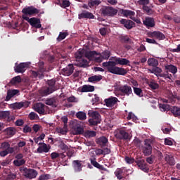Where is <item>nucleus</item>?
<instances>
[{
	"label": "nucleus",
	"mask_w": 180,
	"mask_h": 180,
	"mask_svg": "<svg viewBox=\"0 0 180 180\" xmlns=\"http://www.w3.org/2000/svg\"><path fill=\"white\" fill-rule=\"evenodd\" d=\"M102 65L103 67H106L108 72L111 74H115L116 75H126L127 74V70L124 68L116 66L115 61L103 62Z\"/></svg>",
	"instance_id": "f257e3e1"
},
{
	"label": "nucleus",
	"mask_w": 180,
	"mask_h": 180,
	"mask_svg": "<svg viewBox=\"0 0 180 180\" xmlns=\"http://www.w3.org/2000/svg\"><path fill=\"white\" fill-rule=\"evenodd\" d=\"M88 115L91 117L89 119L90 126H96L101 123V114L97 111L89 110Z\"/></svg>",
	"instance_id": "f03ea898"
},
{
	"label": "nucleus",
	"mask_w": 180,
	"mask_h": 180,
	"mask_svg": "<svg viewBox=\"0 0 180 180\" xmlns=\"http://www.w3.org/2000/svg\"><path fill=\"white\" fill-rule=\"evenodd\" d=\"M153 142L150 139H145L144 144L141 146V151L145 157L153 154Z\"/></svg>",
	"instance_id": "7ed1b4c3"
},
{
	"label": "nucleus",
	"mask_w": 180,
	"mask_h": 180,
	"mask_svg": "<svg viewBox=\"0 0 180 180\" xmlns=\"http://www.w3.org/2000/svg\"><path fill=\"white\" fill-rule=\"evenodd\" d=\"M56 79H51L47 81L49 87L41 91L42 96H47V95H50V94H53L56 91Z\"/></svg>",
	"instance_id": "20e7f679"
},
{
	"label": "nucleus",
	"mask_w": 180,
	"mask_h": 180,
	"mask_svg": "<svg viewBox=\"0 0 180 180\" xmlns=\"http://www.w3.org/2000/svg\"><path fill=\"white\" fill-rule=\"evenodd\" d=\"M84 56L89 61H95L96 63H102V60L99 58V53L96 51H87Z\"/></svg>",
	"instance_id": "39448f33"
},
{
	"label": "nucleus",
	"mask_w": 180,
	"mask_h": 180,
	"mask_svg": "<svg viewBox=\"0 0 180 180\" xmlns=\"http://www.w3.org/2000/svg\"><path fill=\"white\" fill-rule=\"evenodd\" d=\"M22 18L24 20H27L32 27H35L36 29H40L41 27V24L39 18L34 17L29 18V17L25 15H23Z\"/></svg>",
	"instance_id": "423d86ee"
},
{
	"label": "nucleus",
	"mask_w": 180,
	"mask_h": 180,
	"mask_svg": "<svg viewBox=\"0 0 180 180\" xmlns=\"http://www.w3.org/2000/svg\"><path fill=\"white\" fill-rule=\"evenodd\" d=\"M22 13L25 15V16H36V15L40 13V10L36 8L33 6H31L22 8Z\"/></svg>",
	"instance_id": "0eeeda50"
},
{
	"label": "nucleus",
	"mask_w": 180,
	"mask_h": 180,
	"mask_svg": "<svg viewBox=\"0 0 180 180\" xmlns=\"http://www.w3.org/2000/svg\"><path fill=\"white\" fill-rule=\"evenodd\" d=\"M118 91L121 92L122 96H130L133 94L131 86H129V84L119 86Z\"/></svg>",
	"instance_id": "6e6552de"
},
{
	"label": "nucleus",
	"mask_w": 180,
	"mask_h": 180,
	"mask_svg": "<svg viewBox=\"0 0 180 180\" xmlns=\"http://www.w3.org/2000/svg\"><path fill=\"white\" fill-rule=\"evenodd\" d=\"M103 16H115L117 14V10L110 6H105L101 9Z\"/></svg>",
	"instance_id": "1a4fd4ad"
},
{
	"label": "nucleus",
	"mask_w": 180,
	"mask_h": 180,
	"mask_svg": "<svg viewBox=\"0 0 180 180\" xmlns=\"http://www.w3.org/2000/svg\"><path fill=\"white\" fill-rule=\"evenodd\" d=\"M30 105V102L27 101H22L21 102H15L11 104V109H14V110H18L19 109H22V108H29Z\"/></svg>",
	"instance_id": "9d476101"
},
{
	"label": "nucleus",
	"mask_w": 180,
	"mask_h": 180,
	"mask_svg": "<svg viewBox=\"0 0 180 180\" xmlns=\"http://www.w3.org/2000/svg\"><path fill=\"white\" fill-rule=\"evenodd\" d=\"M23 174L25 178H27L28 179H33L37 176L39 173H37V171L34 169H27L25 167L23 169Z\"/></svg>",
	"instance_id": "9b49d317"
},
{
	"label": "nucleus",
	"mask_w": 180,
	"mask_h": 180,
	"mask_svg": "<svg viewBox=\"0 0 180 180\" xmlns=\"http://www.w3.org/2000/svg\"><path fill=\"white\" fill-rule=\"evenodd\" d=\"M38 65L39 68V72L33 71L32 75L36 78H37V77H38V78H44V75H43V72H46V68L44 67V62L39 61L38 63Z\"/></svg>",
	"instance_id": "f8f14e48"
},
{
	"label": "nucleus",
	"mask_w": 180,
	"mask_h": 180,
	"mask_svg": "<svg viewBox=\"0 0 180 180\" xmlns=\"http://www.w3.org/2000/svg\"><path fill=\"white\" fill-rule=\"evenodd\" d=\"M135 162L138 166L139 169L143 172H148V171H150V168H148V165L146 162V160H144V159H139Z\"/></svg>",
	"instance_id": "ddd939ff"
},
{
	"label": "nucleus",
	"mask_w": 180,
	"mask_h": 180,
	"mask_svg": "<svg viewBox=\"0 0 180 180\" xmlns=\"http://www.w3.org/2000/svg\"><path fill=\"white\" fill-rule=\"evenodd\" d=\"M74 70H75V68H74V65L70 63L65 68H63L61 70V72L62 75L65 77H70L74 73Z\"/></svg>",
	"instance_id": "4468645a"
},
{
	"label": "nucleus",
	"mask_w": 180,
	"mask_h": 180,
	"mask_svg": "<svg viewBox=\"0 0 180 180\" xmlns=\"http://www.w3.org/2000/svg\"><path fill=\"white\" fill-rule=\"evenodd\" d=\"M115 137L118 140H130V134L125 131L124 129H120L115 134Z\"/></svg>",
	"instance_id": "2eb2a0df"
},
{
	"label": "nucleus",
	"mask_w": 180,
	"mask_h": 180,
	"mask_svg": "<svg viewBox=\"0 0 180 180\" xmlns=\"http://www.w3.org/2000/svg\"><path fill=\"white\" fill-rule=\"evenodd\" d=\"M29 67V63H20V64L15 65L14 68L15 72L18 74H23L27 68Z\"/></svg>",
	"instance_id": "dca6fc26"
},
{
	"label": "nucleus",
	"mask_w": 180,
	"mask_h": 180,
	"mask_svg": "<svg viewBox=\"0 0 180 180\" xmlns=\"http://www.w3.org/2000/svg\"><path fill=\"white\" fill-rule=\"evenodd\" d=\"M127 172V169L124 167L117 168L114 172L115 176L119 180H124L125 174Z\"/></svg>",
	"instance_id": "f3484780"
},
{
	"label": "nucleus",
	"mask_w": 180,
	"mask_h": 180,
	"mask_svg": "<svg viewBox=\"0 0 180 180\" xmlns=\"http://www.w3.org/2000/svg\"><path fill=\"white\" fill-rule=\"evenodd\" d=\"M120 22L121 23V25H123L125 29H127L128 30H130V29H133V27L136 26V23H134V22H133L131 20L122 18L120 20Z\"/></svg>",
	"instance_id": "a211bd4d"
},
{
	"label": "nucleus",
	"mask_w": 180,
	"mask_h": 180,
	"mask_svg": "<svg viewBox=\"0 0 180 180\" xmlns=\"http://www.w3.org/2000/svg\"><path fill=\"white\" fill-rule=\"evenodd\" d=\"M148 37H155V39H158V40H165V34L160 31H155L149 32Z\"/></svg>",
	"instance_id": "6ab92c4d"
},
{
	"label": "nucleus",
	"mask_w": 180,
	"mask_h": 180,
	"mask_svg": "<svg viewBox=\"0 0 180 180\" xmlns=\"http://www.w3.org/2000/svg\"><path fill=\"white\" fill-rule=\"evenodd\" d=\"M78 19H95V15L89 11H83L78 15Z\"/></svg>",
	"instance_id": "aec40b11"
},
{
	"label": "nucleus",
	"mask_w": 180,
	"mask_h": 180,
	"mask_svg": "<svg viewBox=\"0 0 180 180\" xmlns=\"http://www.w3.org/2000/svg\"><path fill=\"white\" fill-rule=\"evenodd\" d=\"M114 63H116V65L120 64V65H129L130 67V60L123 58H113Z\"/></svg>",
	"instance_id": "412c9836"
},
{
	"label": "nucleus",
	"mask_w": 180,
	"mask_h": 180,
	"mask_svg": "<svg viewBox=\"0 0 180 180\" xmlns=\"http://www.w3.org/2000/svg\"><path fill=\"white\" fill-rule=\"evenodd\" d=\"M39 147L37 149V153L38 154H43V153H49L50 151V148L47 146V144L44 143H39Z\"/></svg>",
	"instance_id": "4be33fe9"
},
{
	"label": "nucleus",
	"mask_w": 180,
	"mask_h": 180,
	"mask_svg": "<svg viewBox=\"0 0 180 180\" xmlns=\"http://www.w3.org/2000/svg\"><path fill=\"white\" fill-rule=\"evenodd\" d=\"M117 98L110 97L109 98H105L104 102L108 108H112V106H115L116 103H117Z\"/></svg>",
	"instance_id": "5701e85b"
},
{
	"label": "nucleus",
	"mask_w": 180,
	"mask_h": 180,
	"mask_svg": "<svg viewBox=\"0 0 180 180\" xmlns=\"http://www.w3.org/2000/svg\"><path fill=\"white\" fill-rule=\"evenodd\" d=\"M143 25L146 26V27H154V26H155V20L153 18L146 17L143 20Z\"/></svg>",
	"instance_id": "b1692460"
},
{
	"label": "nucleus",
	"mask_w": 180,
	"mask_h": 180,
	"mask_svg": "<svg viewBox=\"0 0 180 180\" xmlns=\"http://www.w3.org/2000/svg\"><path fill=\"white\" fill-rule=\"evenodd\" d=\"M90 162L91 165H93V167H95V168H97L98 169H101V171H106V168H105L103 165L96 162V158L95 157L90 158Z\"/></svg>",
	"instance_id": "393cba45"
},
{
	"label": "nucleus",
	"mask_w": 180,
	"mask_h": 180,
	"mask_svg": "<svg viewBox=\"0 0 180 180\" xmlns=\"http://www.w3.org/2000/svg\"><path fill=\"white\" fill-rule=\"evenodd\" d=\"M19 92V90L18 89H9L7 91V96L5 98L6 102H8V101H11L15 95H18V93Z\"/></svg>",
	"instance_id": "a878e982"
},
{
	"label": "nucleus",
	"mask_w": 180,
	"mask_h": 180,
	"mask_svg": "<svg viewBox=\"0 0 180 180\" xmlns=\"http://www.w3.org/2000/svg\"><path fill=\"white\" fill-rule=\"evenodd\" d=\"M73 130L75 131V134H83L85 133L84 130V127L81 126L79 124H73Z\"/></svg>",
	"instance_id": "bb28decb"
},
{
	"label": "nucleus",
	"mask_w": 180,
	"mask_h": 180,
	"mask_svg": "<svg viewBox=\"0 0 180 180\" xmlns=\"http://www.w3.org/2000/svg\"><path fill=\"white\" fill-rule=\"evenodd\" d=\"M120 13L121 15H123L125 18L129 17V19H133V16L136 15V13H134V11L124 9L120 10Z\"/></svg>",
	"instance_id": "cd10ccee"
},
{
	"label": "nucleus",
	"mask_w": 180,
	"mask_h": 180,
	"mask_svg": "<svg viewBox=\"0 0 180 180\" xmlns=\"http://www.w3.org/2000/svg\"><path fill=\"white\" fill-rule=\"evenodd\" d=\"M165 161L167 162V164H169V165H175V158L172 155L166 154L165 155Z\"/></svg>",
	"instance_id": "c85d7f7f"
},
{
	"label": "nucleus",
	"mask_w": 180,
	"mask_h": 180,
	"mask_svg": "<svg viewBox=\"0 0 180 180\" xmlns=\"http://www.w3.org/2000/svg\"><path fill=\"white\" fill-rule=\"evenodd\" d=\"M75 172H81L82 171V163L79 160H74L72 162Z\"/></svg>",
	"instance_id": "c756f323"
},
{
	"label": "nucleus",
	"mask_w": 180,
	"mask_h": 180,
	"mask_svg": "<svg viewBox=\"0 0 180 180\" xmlns=\"http://www.w3.org/2000/svg\"><path fill=\"white\" fill-rule=\"evenodd\" d=\"M98 57L100 60H101V63H102L103 60L109 59V57H110V51L108 50L104 51L102 53H98Z\"/></svg>",
	"instance_id": "7c9ffc66"
},
{
	"label": "nucleus",
	"mask_w": 180,
	"mask_h": 180,
	"mask_svg": "<svg viewBox=\"0 0 180 180\" xmlns=\"http://www.w3.org/2000/svg\"><path fill=\"white\" fill-rule=\"evenodd\" d=\"M20 82H22V77L18 75L13 77L8 84L11 86V85H18V84H20Z\"/></svg>",
	"instance_id": "2f4dec72"
},
{
	"label": "nucleus",
	"mask_w": 180,
	"mask_h": 180,
	"mask_svg": "<svg viewBox=\"0 0 180 180\" xmlns=\"http://www.w3.org/2000/svg\"><path fill=\"white\" fill-rule=\"evenodd\" d=\"M108 140L106 136H101L98 138L96 141V144H98L99 146H106Z\"/></svg>",
	"instance_id": "473e14b6"
},
{
	"label": "nucleus",
	"mask_w": 180,
	"mask_h": 180,
	"mask_svg": "<svg viewBox=\"0 0 180 180\" xmlns=\"http://www.w3.org/2000/svg\"><path fill=\"white\" fill-rule=\"evenodd\" d=\"M36 112L39 115H44V104L43 103H37L35 108Z\"/></svg>",
	"instance_id": "72a5a7b5"
},
{
	"label": "nucleus",
	"mask_w": 180,
	"mask_h": 180,
	"mask_svg": "<svg viewBox=\"0 0 180 180\" xmlns=\"http://www.w3.org/2000/svg\"><path fill=\"white\" fill-rule=\"evenodd\" d=\"M95 86L91 85H84L81 89V92H94Z\"/></svg>",
	"instance_id": "f704fd0d"
},
{
	"label": "nucleus",
	"mask_w": 180,
	"mask_h": 180,
	"mask_svg": "<svg viewBox=\"0 0 180 180\" xmlns=\"http://www.w3.org/2000/svg\"><path fill=\"white\" fill-rule=\"evenodd\" d=\"M165 69L172 72V74L175 75L176 72H178V68L174 65H167L165 66Z\"/></svg>",
	"instance_id": "c9c22d12"
},
{
	"label": "nucleus",
	"mask_w": 180,
	"mask_h": 180,
	"mask_svg": "<svg viewBox=\"0 0 180 180\" xmlns=\"http://www.w3.org/2000/svg\"><path fill=\"white\" fill-rule=\"evenodd\" d=\"M84 136L86 139H91L96 136V131L87 130L84 133Z\"/></svg>",
	"instance_id": "e433bc0d"
},
{
	"label": "nucleus",
	"mask_w": 180,
	"mask_h": 180,
	"mask_svg": "<svg viewBox=\"0 0 180 180\" xmlns=\"http://www.w3.org/2000/svg\"><path fill=\"white\" fill-rule=\"evenodd\" d=\"M76 117L79 119V120H86V113L79 111L76 113Z\"/></svg>",
	"instance_id": "4c0bfd02"
},
{
	"label": "nucleus",
	"mask_w": 180,
	"mask_h": 180,
	"mask_svg": "<svg viewBox=\"0 0 180 180\" xmlns=\"http://www.w3.org/2000/svg\"><path fill=\"white\" fill-rule=\"evenodd\" d=\"M148 65L150 67H158V60L154 58H150L148 60Z\"/></svg>",
	"instance_id": "58836bf2"
},
{
	"label": "nucleus",
	"mask_w": 180,
	"mask_h": 180,
	"mask_svg": "<svg viewBox=\"0 0 180 180\" xmlns=\"http://www.w3.org/2000/svg\"><path fill=\"white\" fill-rule=\"evenodd\" d=\"M101 79L102 75H94L89 77V82H99Z\"/></svg>",
	"instance_id": "ea45409f"
},
{
	"label": "nucleus",
	"mask_w": 180,
	"mask_h": 180,
	"mask_svg": "<svg viewBox=\"0 0 180 180\" xmlns=\"http://www.w3.org/2000/svg\"><path fill=\"white\" fill-rule=\"evenodd\" d=\"M142 9L146 15H153L154 10L151 9L148 6H144L142 7Z\"/></svg>",
	"instance_id": "a19ab883"
},
{
	"label": "nucleus",
	"mask_w": 180,
	"mask_h": 180,
	"mask_svg": "<svg viewBox=\"0 0 180 180\" xmlns=\"http://www.w3.org/2000/svg\"><path fill=\"white\" fill-rule=\"evenodd\" d=\"M80 62L77 63V67H80L81 68H86L88 67V60L86 59H79Z\"/></svg>",
	"instance_id": "79ce46f5"
},
{
	"label": "nucleus",
	"mask_w": 180,
	"mask_h": 180,
	"mask_svg": "<svg viewBox=\"0 0 180 180\" xmlns=\"http://www.w3.org/2000/svg\"><path fill=\"white\" fill-rule=\"evenodd\" d=\"M88 5L90 8L98 6V5H101V0H89Z\"/></svg>",
	"instance_id": "37998d69"
},
{
	"label": "nucleus",
	"mask_w": 180,
	"mask_h": 180,
	"mask_svg": "<svg viewBox=\"0 0 180 180\" xmlns=\"http://www.w3.org/2000/svg\"><path fill=\"white\" fill-rule=\"evenodd\" d=\"M159 108L162 112H165L167 110H170L171 105L168 104H159Z\"/></svg>",
	"instance_id": "c03bdc74"
},
{
	"label": "nucleus",
	"mask_w": 180,
	"mask_h": 180,
	"mask_svg": "<svg viewBox=\"0 0 180 180\" xmlns=\"http://www.w3.org/2000/svg\"><path fill=\"white\" fill-rule=\"evenodd\" d=\"M13 164L15 167H22V165H25V164H26V160H25V159H21L20 160H15L13 161Z\"/></svg>",
	"instance_id": "a18cd8bd"
},
{
	"label": "nucleus",
	"mask_w": 180,
	"mask_h": 180,
	"mask_svg": "<svg viewBox=\"0 0 180 180\" xmlns=\"http://www.w3.org/2000/svg\"><path fill=\"white\" fill-rule=\"evenodd\" d=\"M171 112L175 117L180 116V108L178 107H173Z\"/></svg>",
	"instance_id": "49530a36"
},
{
	"label": "nucleus",
	"mask_w": 180,
	"mask_h": 180,
	"mask_svg": "<svg viewBox=\"0 0 180 180\" xmlns=\"http://www.w3.org/2000/svg\"><path fill=\"white\" fill-rule=\"evenodd\" d=\"M68 36V32H60L58 37H57V41H61L62 40H64Z\"/></svg>",
	"instance_id": "de8ad7c7"
},
{
	"label": "nucleus",
	"mask_w": 180,
	"mask_h": 180,
	"mask_svg": "<svg viewBox=\"0 0 180 180\" xmlns=\"http://www.w3.org/2000/svg\"><path fill=\"white\" fill-rule=\"evenodd\" d=\"M11 116V112L9 111H0V117L1 119H7Z\"/></svg>",
	"instance_id": "09e8293b"
},
{
	"label": "nucleus",
	"mask_w": 180,
	"mask_h": 180,
	"mask_svg": "<svg viewBox=\"0 0 180 180\" xmlns=\"http://www.w3.org/2000/svg\"><path fill=\"white\" fill-rule=\"evenodd\" d=\"M5 131L8 136H15V134H16V130L13 127H8Z\"/></svg>",
	"instance_id": "8fccbe9b"
},
{
	"label": "nucleus",
	"mask_w": 180,
	"mask_h": 180,
	"mask_svg": "<svg viewBox=\"0 0 180 180\" xmlns=\"http://www.w3.org/2000/svg\"><path fill=\"white\" fill-rule=\"evenodd\" d=\"M146 162H148V164H150V165L154 164V161H155V155H150L149 157H147L146 158Z\"/></svg>",
	"instance_id": "3c124183"
},
{
	"label": "nucleus",
	"mask_w": 180,
	"mask_h": 180,
	"mask_svg": "<svg viewBox=\"0 0 180 180\" xmlns=\"http://www.w3.org/2000/svg\"><path fill=\"white\" fill-rule=\"evenodd\" d=\"M134 92L135 95H137V96H139V98L143 96V90L139 87H134Z\"/></svg>",
	"instance_id": "603ef678"
},
{
	"label": "nucleus",
	"mask_w": 180,
	"mask_h": 180,
	"mask_svg": "<svg viewBox=\"0 0 180 180\" xmlns=\"http://www.w3.org/2000/svg\"><path fill=\"white\" fill-rule=\"evenodd\" d=\"M75 57L77 60L79 61V60H82V57H84V51H77Z\"/></svg>",
	"instance_id": "864d4df0"
},
{
	"label": "nucleus",
	"mask_w": 180,
	"mask_h": 180,
	"mask_svg": "<svg viewBox=\"0 0 180 180\" xmlns=\"http://www.w3.org/2000/svg\"><path fill=\"white\" fill-rule=\"evenodd\" d=\"M59 148L62 151H68L70 148H68V146H67L65 143H64L63 141H61L59 144Z\"/></svg>",
	"instance_id": "5fc2aeb1"
},
{
	"label": "nucleus",
	"mask_w": 180,
	"mask_h": 180,
	"mask_svg": "<svg viewBox=\"0 0 180 180\" xmlns=\"http://www.w3.org/2000/svg\"><path fill=\"white\" fill-rule=\"evenodd\" d=\"M150 88H151V89H158V88H160V85L158 83H155L154 82H150L148 84Z\"/></svg>",
	"instance_id": "6e6d98bb"
},
{
	"label": "nucleus",
	"mask_w": 180,
	"mask_h": 180,
	"mask_svg": "<svg viewBox=\"0 0 180 180\" xmlns=\"http://www.w3.org/2000/svg\"><path fill=\"white\" fill-rule=\"evenodd\" d=\"M44 137H46V134H41L39 137L34 138V141L36 144H39V141H40V140H44Z\"/></svg>",
	"instance_id": "4d7b16f0"
},
{
	"label": "nucleus",
	"mask_w": 180,
	"mask_h": 180,
	"mask_svg": "<svg viewBox=\"0 0 180 180\" xmlns=\"http://www.w3.org/2000/svg\"><path fill=\"white\" fill-rule=\"evenodd\" d=\"M120 39L122 41V43H127V41H130V38H129L128 36L121 35L120 37Z\"/></svg>",
	"instance_id": "13d9d810"
},
{
	"label": "nucleus",
	"mask_w": 180,
	"mask_h": 180,
	"mask_svg": "<svg viewBox=\"0 0 180 180\" xmlns=\"http://www.w3.org/2000/svg\"><path fill=\"white\" fill-rule=\"evenodd\" d=\"M101 102V99L98 95H94V98H92L91 100V103L92 105H95V103H99Z\"/></svg>",
	"instance_id": "bf43d9fd"
},
{
	"label": "nucleus",
	"mask_w": 180,
	"mask_h": 180,
	"mask_svg": "<svg viewBox=\"0 0 180 180\" xmlns=\"http://www.w3.org/2000/svg\"><path fill=\"white\" fill-rule=\"evenodd\" d=\"M139 5H142V6H147L150 4V0H139Z\"/></svg>",
	"instance_id": "052dcab7"
},
{
	"label": "nucleus",
	"mask_w": 180,
	"mask_h": 180,
	"mask_svg": "<svg viewBox=\"0 0 180 180\" xmlns=\"http://www.w3.org/2000/svg\"><path fill=\"white\" fill-rule=\"evenodd\" d=\"M50 179V174H41L39 177V180H49Z\"/></svg>",
	"instance_id": "680f3d73"
},
{
	"label": "nucleus",
	"mask_w": 180,
	"mask_h": 180,
	"mask_svg": "<svg viewBox=\"0 0 180 180\" xmlns=\"http://www.w3.org/2000/svg\"><path fill=\"white\" fill-rule=\"evenodd\" d=\"M60 6L62 8H68L70 6V1L68 0H63Z\"/></svg>",
	"instance_id": "e2e57ef3"
},
{
	"label": "nucleus",
	"mask_w": 180,
	"mask_h": 180,
	"mask_svg": "<svg viewBox=\"0 0 180 180\" xmlns=\"http://www.w3.org/2000/svg\"><path fill=\"white\" fill-rule=\"evenodd\" d=\"M68 102H70V103H75V102H78V100L77 99V98L74 96H72L69 98H68L67 99Z\"/></svg>",
	"instance_id": "0e129e2a"
},
{
	"label": "nucleus",
	"mask_w": 180,
	"mask_h": 180,
	"mask_svg": "<svg viewBox=\"0 0 180 180\" xmlns=\"http://www.w3.org/2000/svg\"><path fill=\"white\" fill-rule=\"evenodd\" d=\"M23 133H32V127L25 125L23 128Z\"/></svg>",
	"instance_id": "69168bd1"
},
{
	"label": "nucleus",
	"mask_w": 180,
	"mask_h": 180,
	"mask_svg": "<svg viewBox=\"0 0 180 180\" xmlns=\"http://www.w3.org/2000/svg\"><path fill=\"white\" fill-rule=\"evenodd\" d=\"M58 157H60V153H57V152H53L51 154V160H56V158H58Z\"/></svg>",
	"instance_id": "338daca9"
},
{
	"label": "nucleus",
	"mask_w": 180,
	"mask_h": 180,
	"mask_svg": "<svg viewBox=\"0 0 180 180\" xmlns=\"http://www.w3.org/2000/svg\"><path fill=\"white\" fill-rule=\"evenodd\" d=\"M125 161L127 164H133L134 162V158H129V157H125Z\"/></svg>",
	"instance_id": "774afa93"
}]
</instances>
